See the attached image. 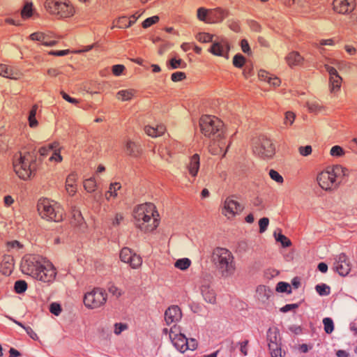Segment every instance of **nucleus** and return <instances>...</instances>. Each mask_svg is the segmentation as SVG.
<instances>
[{"mask_svg":"<svg viewBox=\"0 0 357 357\" xmlns=\"http://www.w3.org/2000/svg\"><path fill=\"white\" fill-rule=\"evenodd\" d=\"M159 214L152 203H145L137 206L133 211L135 224L137 228L144 232H151L159 224Z\"/></svg>","mask_w":357,"mask_h":357,"instance_id":"f257e3e1","label":"nucleus"},{"mask_svg":"<svg viewBox=\"0 0 357 357\" xmlns=\"http://www.w3.org/2000/svg\"><path fill=\"white\" fill-rule=\"evenodd\" d=\"M199 126L202 133L213 141H218L220 149L225 146L222 141L225 138V130L223 122L215 116L204 115L199 119Z\"/></svg>","mask_w":357,"mask_h":357,"instance_id":"f03ea898","label":"nucleus"},{"mask_svg":"<svg viewBox=\"0 0 357 357\" xmlns=\"http://www.w3.org/2000/svg\"><path fill=\"white\" fill-rule=\"evenodd\" d=\"M212 261L222 278H227L234 274L236 271L234 258L228 250L222 248L214 249L212 255Z\"/></svg>","mask_w":357,"mask_h":357,"instance_id":"7ed1b4c3","label":"nucleus"},{"mask_svg":"<svg viewBox=\"0 0 357 357\" xmlns=\"http://www.w3.org/2000/svg\"><path fill=\"white\" fill-rule=\"evenodd\" d=\"M14 170L24 180L30 178L36 169V154L34 152L20 153L17 160L13 162Z\"/></svg>","mask_w":357,"mask_h":357,"instance_id":"20e7f679","label":"nucleus"},{"mask_svg":"<svg viewBox=\"0 0 357 357\" xmlns=\"http://www.w3.org/2000/svg\"><path fill=\"white\" fill-rule=\"evenodd\" d=\"M38 211L43 218L54 222H60L63 218V209L56 202L47 198L39 199Z\"/></svg>","mask_w":357,"mask_h":357,"instance_id":"39448f33","label":"nucleus"},{"mask_svg":"<svg viewBox=\"0 0 357 357\" xmlns=\"http://www.w3.org/2000/svg\"><path fill=\"white\" fill-rule=\"evenodd\" d=\"M45 9L51 14L60 18L69 17L75 13V9L68 0L59 1L56 0H46Z\"/></svg>","mask_w":357,"mask_h":357,"instance_id":"423d86ee","label":"nucleus"},{"mask_svg":"<svg viewBox=\"0 0 357 357\" xmlns=\"http://www.w3.org/2000/svg\"><path fill=\"white\" fill-rule=\"evenodd\" d=\"M44 263H46L45 259L40 255L26 256L21 264L22 271L24 273L36 278V277H38V273Z\"/></svg>","mask_w":357,"mask_h":357,"instance_id":"0eeeda50","label":"nucleus"},{"mask_svg":"<svg viewBox=\"0 0 357 357\" xmlns=\"http://www.w3.org/2000/svg\"><path fill=\"white\" fill-rule=\"evenodd\" d=\"M253 152L261 158H271L275 153V148L270 139L261 136L254 143Z\"/></svg>","mask_w":357,"mask_h":357,"instance_id":"6e6552de","label":"nucleus"},{"mask_svg":"<svg viewBox=\"0 0 357 357\" xmlns=\"http://www.w3.org/2000/svg\"><path fill=\"white\" fill-rule=\"evenodd\" d=\"M107 293L101 288H94L85 294L84 303L88 308L96 309L103 305L107 301Z\"/></svg>","mask_w":357,"mask_h":357,"instance_id":"1a4fd4ad","label":"nucleus"},{"mask_svg":"<svg viewBox=\"0 0 357 357\" xmlns=\"http://www.w3.org/2000/svg\"><path fill=\"white\" fill-rule=\"evenodd\" d=\"M340 172H343V174H345L344 168L339 165L335 166L331 172L326 171L321 172L317 176V178L319 186L325 190H331L334 185L336 176L340 174Z\"/></svg>","mask_w":357,"mask_h":357,"instance_id":"9d476101","label":"nucleus"},{"mask_svg":"<svg viewBox=\"0 0 357 357\" xmlns=\"http://www.w3.org/2000/svg\"><path fill=\"white\" fill-rule=\"evenodd\" d=\"M234 196L228 197L225 202L222 213L225 216L233 217L243 210V206L234 199Z\"/></svg>","mask_w":357,"mask_h":357,"instance_id":"9b49d317","label":"nucleus"},{"mask_svg":"<svg viewBox=\"0 0 357 357\" xmlns=\"http://www.w3.org/2000/svg\"><path fill=\"white\" fill-rule=\"evenodd\" d=\"M38 273V277H36L35 279L44 282H50L55 279L56 271L51 263L46 261L43 264Z\"/></svg>","mask_w":357,"mask_h":357,"instance_id":"f8f14e48","label":"nucleus"},{"mask_svg":"<svg viewBox=\"0 0 357 357\" xmlns=\"http://www.w3.org/2000/svg\"><path fill=\"white\" fill-rule=\"evenodd\" d=\"M333 10L343 15H347L354 11L356 8L355 0H334L333 2Z\"/></svg>","mask_w":357,"mask_h":357,"instance_id":"ddd939ff","label":"nucleus"},{"mask_svg":"<svg viewBox=\"0 0 357 357\" xmlns=\"http://www.w3.org/2000/svg\"><path fill=\"white\" fill-rule=\"evenodd\" d=\"M333 268L341 276H346L349 274L351 270L350 264L344 253H341L335 259Z\"/></svg>","mask_w":357,"mask_h":357,"instance_id":"4468645a","label":"nucleus"},{"mask_svg":"<svg viewBox=\"0 0 357 357\" xmlns=\"http://www.w3.org/2000/svg\"><path fill=\"white\" fill-rule=\"evenodd\" d=\"M169 338L173 343L174 346L181 353L185 351V344L187 342V337L182 333H176V326L171 328L169 331Z\"/></svg>","mask_w":357,"mask_h":357,"instance_id":"2eb2a0df","label":"nucleus"},{"mask_svg":"<svg viewBox=\"0 0 357 357\" xmlns=\"http://www.w3.org/2000/svg\"><path fill=\"white\" fill-rule=\"evenodd\" d=\"M229 51V45L225 39L220 40H213V44L209 49V52L216 56H225L228 58V52Z\"/></svg>","mask_w":357,"mask_h":357,"instance_id":"dca6fc26","label":"nucleus"},{"mask_svg":"<svg viewBox=\"0 0 357 357\" xmlns=\"http://www.w3.org/2000/svg\"><path fill=\"white\" fill-rule=\"evenodd\" d=\"M181 317V310L177 305L168 307L165 312V321L167 325L178 321Z\"/></svg>","mask_w":357,"mask_h":357,"instance_id":"f3484780","label":"nucleus"},{"mask_svg":"<svg viewBox=\"0 0 357 357\" xmlns=\"http://www.w3.org/2000/svg\"><path fill=\"white\" fill-rule=\"evenodd\" d=\"M227 16V11L220 8L210 9L208 24L221 22Z\"/></svg>","mask_w":357,"mask_h":357,"instance_id":"a211bd4d","label":"nucleus"},{"mask_svg":"<svg viewBox=\"0 0 357 357\" xmlns=\"http://www.w3.org/2000/svg\"><path fill=\"white\" fill-rule=\"evenodd\" d=\"M0 75L4 77L17 79L20 77V73L10 66L6 64H0Z\"/></svg>","mask_w":357,"mask_h":357,"instance_id":"6ab92c4d","label":"nucleus"},{"mask_svg":"<svg viewBox=\"0 0 357 357\" xmlns=\"http://www.w3.org/2000/svg\"><path fill=\"white\" fill-rule=\"evenodd\" d=\"M199 165V155L195 153L190 158V162L188 165V172L192 176L195 177L197 175Z\"/></svg>","mask_w":357,"mask_h":357,"instance_id":"aec40b11","label":"nucleus"},{"mask_svg":"<svg viewBox=\"0 0 357 357\" xmlns=\"http://www.w3.org/2000/svg\"><path fill=\"white\" fill-rule=\"evenodd\" d=\"M77 179V175L75 172L70 174L66 178V190L70 195H73L76 192L75 182Z\"/></svg>","mask_w":357,"mask_h":357,"instance_id":"412c9836","label":"nucleus"},{"mask_svg":"<svg viewBox=\"0 0 357 357\" xmlns=\"http://www.w3.org/2000/svg\"><path fill=\"white\" fill-rule=\"evenodd\" d=\"M259 77L260 79L267 82L269 84L278 86L280 84V79L277 77H273L265 70H260L259 72Z\"/></svg>","mask_w":357,"mask_h":357,"instance_id":"4be33fe9","label":"nucleus"},{"mask_svg":"<svg viewBox=\"0 0 357 357\" xmlns=\"http://www.w3.org/2000/svg\"><path fill=\"white\" fill-rule=\"evenodd\" d=\"M165 127L163 125H158L156 128L149 126H145L144 128L146 134L152 137H156L162 135L165 133Z\"/></svg>","mask_w":357,"mask_h":357,"instance_id":"5701e85b","label":"nucleus"},{"mask_svg":"<svg viewBox=\"0 0 357 357\" xmlns=\"http://www.w3.org/2000/svg\"><path fill=\"white\" fill-rule=\"evenodd\" d=\"M257 297L259 301L265 303L271 296V289L264 285H260L257 288Z\"/></svg>","mask_w":357,"mask_h":357,"instance_id":"b1692460","label":"nucleus"},{"mask_svg":"<svg viewBox=\"0 0 357 357\" xmlns=\"http://www.w3.org/2000/svg\"><path fill=\"white\" fill-rule=\"evenodd\" d=\"M126 149L127 153L132 157H138L142 153L140 145L131 141L127 142Z\"/></svg>","mask_w":357,"mask_h":357,"instance_id":"393cba45","label":"nucleus"},{"mask_svg":"<svg viewBox=\"0 0 357 357\" xmlns=\"http://www.w3.org/2000/svg\"><path fill=\"white\" fill-rule=\"evenodd\" d=\"M288 65L291 67L300 65L302 63L303 57L297 52H290L286 57Z\"/></svg>","mask_w":357,"mask_h":357,"instance_id":"a878e982","label":"nucleus"},{"mask_svg":"<svg viewBox=\"0 0 357 357\" xmlns=\"http://www.w3.org/2000/svg\"><path fill=\"white\" fill-rule=\"evenodd\" d=\"M201 293L206 302L209 303H214L215 302V293L211 287L206 288V286H204V288L201 290Z\"/></svg>","mask_w":357,"mask_h":357,"instance_id":"bb28decb","label":"nucleus"},{"mask_svg":"<svg viewBox=\"0 0 357 357\" xmlns=\"http://www.w3.org/2000/svg\"><path fill=\"white\" fill-rule=\"evenodd\" d=\"M14 264V259L10 255H5L3 257L1 264L5 266V268L6 269L3 271L4 274H10L11 273V270L13 268Z\"/></svg>","mask_w":357,"mask_h":357,"instance_id":"cd10ccee","label":"nucleus"},{"mask_svg":"<svg viewBox=\"0 0 357 357\" xmlns=\"http://www.w3.org/2000/svg\"><path fill=\"white\" fill-rule=\"evenodd\" d=\"M342 81V79L340 75L329 77L331 91L332 93H335L340 90L341 87Z\"/></svg>","mask_w":357,"mask_h":357,"instance_id":"c85d7f7f","label":"nucleus"},{"mask_svg":"<svg viewBox=\"0 0 357 357\" xmlns=\"http://www.w3.org/2000/svg\"><path fill=\"white\" fill-rule=\"evenodd\" d=\"M135 94V91L132 89L121 90L116 93V98L122 101H127L132 99Z\"/></svg>","mask_w":357,"mask_h":357,"instance_id":"c756f323","label":"nucleus"},{"mask_svg":"<svg viewBox=\"0 0 357 357\" xmlns=\"http://www.w3.org/2000/svg\"><path fill=\"white\" fill-rule=\"evenodd\" d=\"M50 151H54V154L50 158V160H55L56 162H61L62 160V156L59 153V143L54 142L48 146Z\"/></svg>","mask_w":357,"mask_h":357,"instance_id":"7c9ffc66","label":"nucleus"},{"mask_svg":"<svg viewBox=\"0 0 357 357\" xmlns=\"http://www.w3.org/2000/svg\"><path fill=\"white\" fill-rule=\"evenodd\" d=\"M210 9L200 7L197 10V17L199 20L208 23Z\"/></svg>","mask_w":357,"mask_h":357,"instance_id":"2f4dec72","label":"nucleus"},{"mask_svg":"<svg viewBox=\"0 0 357 357\" xmlns=\"http://www.w3.org/2000/svg\"><path fill=\"white\" fill-rule=\"evenodd\" d=\"M134 24V21H129L126 17H121L116 20L115 26L119 29H125L131 26ZM114 27L112 26V29Z\"/></svg>","mask_w":357,"mask_h":357,"instance_id":"473e14b6","label":"nucleus"},{"mask_svg":"<svg viewBox=\"0 0 357 357\" xmlns=\"http://www.w3.org/2000/svg\"><path fill=\"white\" fill-rule=\"evenodd\" d=\"M37 109H38V105H34L29 112V126L31 128H35L38 126V121L36 119Z\"/></svg>","mask_w":357,"mask_h":357,"instance_id":"72a5a7b5","label":"nucleus"},{"mask_svg":"<svg viewBox=\"0 0 357 357\" xmlns=\"http://www.w3.org/2000/svg\"><path fill=\"white\" fill-rule=\"evenodd\" d=\"M6 248L8 252L13 253L14 251H17L23 248V245L17 241H8L6 243Z\"/></svg>","mask_w":357,"mask_h":357,"instance_id":"f704fd0d","label":"nucleus"},{"mask_svg":"<svg viewBox=\"0 0 357 357\" xmlns=\"http://www.w3.org/2000/svg\"><path fill=\"white\" fill-rule=\"evenodd\" d=\"M133 253L132 250L128 248H123L120 252V259L125 263L129 262L132 256Z\"/></svg>","mask_w":357,"mask_h":357,"instance_id":"c9c22d12","label":"nucleus"},{"mask_svg":"<svg viewBox=\"0 0 357 357\" xmlns=\"http://www.w3.org/2000/svg\"><path fill=\"white\" fill-rule=\"evenodd\" d=\"M96 182L93 178L86 179L84 181V188L88 192H93L96 189Z\"/></svg>","mask_w":357,"mask_h":357,"instance_id":"e433bc0d","label":"nucleus"},{"mask_svg":"<svg viewBox=\"0 0 357 357\" xmlns=\"http://www.w3.org/2000/svg\"><path fill=\"white\" fill-rule=\"evenodd\" d=\"M121 188V185L119 183H111L109 185V190L107 191L105 193L106 199L109 200V197H107L108 194H109V196H113L114 197H116L117 196L116 191L118 190H120Z\"/></svg>","mask_w":357,"mask_h":357,"instance_id":"4c0bfd02","label":"nucleus"},{"mask_svg":"<svg viewBox=\"0 0 357 357\" xmlns=\"http://www.w3.org/2000/svg\"><path fill=\"white\" fill-rule=\"evenodd\" d=\"M190 264H191V261L189 259L183 258V259H178L175 262L174 266L177 268L184 271V270H186L187 268H188V267L190 266Z\"/></svg>","mask_w":357,"mask_h":357,"instance_id":"58836bf2","label":"nucleus"},{"mask_svg":"<svg viewBox=\"0 0 357 357\" xmlns=\"http://www.w3.org/2000/svg\"><path fill=\"white\" fill-rule=\"evenodd\" d=\"M213 35L208 33H199L196 36V39L201 43H213Z\"/></svg>","mask_w":357,"mask_h":357,"instance_id":"ea45409f","label":"nucleus"},{"mask_svg":"<svg viewBox=\"0 0 357 357\" xmlns=\"http://www.w3.org/2000/svg\"><path fill=\"white\" fill-rule=\"evenodd\" d=\"M212 280H213V276L211 274L204 273L202 275V278L201 280L200 289L202 290L204 288V286H206V288L211 287Z\"/></svg>","mask_w":357,"mask_h":357,"instance_id":"a19ab883","label":"nucleus"},{"mask_svg":"<svg viewBox=\"0 0 357 357\" xmlns=\"http://www.w3.org/2000/svg\"><path fill=\"white\" fill-rule=\"evenodd\" d=\"M274 236L278 242H280L284 248L289 247L291 245L290 240L282 234L277 235L276 232H274Z\"/></svg>","mask_w":357,"mask_h":357,"instance_id":"79ce46f5","label":"nucleus"},{"mask_svg":"<svg viewBox=\"0 0 357 357\" xmlns=\"http://www.w3.org/2000/svg\"><path fill=\"white\" fill-rule=\"evenodd\" d=\"M14 289L16 293L22 294L27 289V284L24 280H17L15 282Z\"/></svg>","mask_w":357,"mask_h":357,"instance_id":"37998d69","label":"nucleus"},{"mask_svg":"<svg viewBox=\"0 0 357 357\" xmlns=\"http://www.w3.org/2000/svg\"><path fill=\"white\" fill-rule=\"evenodd\" d=\"M169 64L172 69H176L178 68H184L186 66V63L181 59H176L173 58L169 61Z\"/></svg>","mask_w":357,"mask_h":357,"instance_id":"c03bdc74","label":"nucleus"},{"mask_svg":"<svg viewBox=\"0 0 357 357\" xmlns=\"http://www.w3.org/2000/svg\"><path fill=\"white\" fill-rule=\"evenodd\" d=\"M324 331L326 333L331 334L334 330V324L332 319L326 317L323 319Z\"/></svg>","mask_w":357,"mask_h":357,"instance_id":"a18cd8bd","label":"nucleus"},{"mask_svg":"<svg viewBox=\"0 0 357 357\" xmlns=\"http://www.w3.org/2000/svg\"><path fill=\"white\" fill-rule=\"evenodd\" d=\"M276 291L278 292H287V294L291 293V286L284 282H280L276 287Z\"/></svg>","mask_w":357,"mask_h":357,"instance_id":"49530a36","label":"nucleus"},{"mask_svg":"<svg viewBox=\"0 0 357 357\" xmlns=\"http://www.w3.org/2000/svg\"><path fill=\"white\" fill-rule=\"evenodd\" d=\"M315 289L320 296H328L330 294V287L325 284H317L315 287Z\"/></svg>","mask_w":357,"mask_h":357,"instance_id":"de8ad7c7","label":"nucleus"},{"mask_svg":"<svg viewBox=\"0 0 357 357\" xmlns=\"http://www.w3.org/2000/svg\"><path fill=\"white\" fill-rule=\"evenodd\" d=\"M32 3L26 2L22 10V16L24 18H29L32 15Z\"/></svg>","mask_w":357,"mask_h":357,"instance_id":"09e8293b","label":"nucleus"},{"mask_svg":"<svg viewBox=\"0 0 357 357\" xmlns=\"http://www.w3.org/2000/svg\"><path fill=\"white\" fill-rule=\"evenodd\" d=\"M268 340L270 342L268 344L269 349H271V347H277V344L275 341L277 340L276 333L275 331H273L271 328L268 329L267 333Z\"/></svg>","mask_w":357,"mask_h":357,"instance_id":"8fccbe9b","label":"nucleus"},{"mask_svg":"<svg viewBox=\"0 0 357 357\" xmlns=\"http://www.w3.org/2000/svg\"><path fill=\"white\" fill-rule=\"evenodd\" d=\"M29 37L31 40L41 42L43 45L46 43L47 36L43 33L35 32L31 33Z\"/></svg>","mask_w":357,"mask_h":357,"instance_id":"3c124183","label":"nucleus"},{"mask_svg":"<svg viewBox=\"0 0 357 357\" xmlns=\"http://www.w3.org/2000/svg\"><path fill=\"white\" fill-rule=\"evenodd\" d=\"M245 61V57L240 54H236L233 58V64L236 68H242Z\"/></svg>","mask_w":357,"mask_h":357,"instance_id":"603ef678","label":"nucleus"},{"mask_svg":"<svg viewBox=\"0 0 357 357\" xmlns=\"http://www.w3.org/2000/svg\"><path fill=\"white\" fill-rule=\"evenodd\" d=\"M128 264H130L132 268H136L142 264V259L139 255H136L135 253H133L130 259V261H129Z\"/></svg>","mask_w":357,"mask_h":357,"instance_id":"864d4df0","label":"nucleus"},{"mask_svg":"<svg viewBox=\"0 0 357 357\" xmlns=\"http://www.w3.org/2000/svg\"><path fill=\"white\" fill-rule=\"evenodd\" d=\"M308 110L310 112H320L322 107L319 105L317 101H311L307 102Z\"/></svg>","mask_w":357,"mask_h":357,"instance_id":"5fc2aeb1","label":"nucleus"},{"mask_svg":"<svg viewBox=\"0 0 357 357\" xmlns=\"http://www.w3.org/2000/svg\"><path fill=\"white\" fill-rule=\"evenodd\" d=\"M159 21V17L157 15L148 17L142 22V27L144 29L149 28L151 25L157 23Z\"/></svg>","mask_w":357,"mask_h":357,"instance_id":"6e6d98bb","label":"nucleus"},{"mask_svg":"<svg viewBox=\"0 0 357 357\" xmlns=\"http://www.w3.org/2000/svg\"><path fill=\"white\" fill-rule=\"evenodd\" d=\"M269 176L271 179L274 180L278 183H282L284 180L282 176L275 170L271 169L269 172Z\"/></svg>","mask_w":357,"mask_h":357,"instance_id":"4d7b16f0","label":"nucleus"},{"mask_svg":"<svg viewBox=\"0 0 357 357\" xmlns=\"http://www.w3.org/2000/svg\"><path fill=\"white\" fill-rule=\"evenodd\" d=\"M334 42L333 39H327V40H321L319 44H316L315 47L319 49V52L321 54H324L325 49L324 47H321L320 46L324 45H333Z\"/></svg>","mask_w":357,"mask_h":357,"instance_id":"13d9d810","label":"nucleus"},{"mask_svg":"<svg viewBox=\"0 0 357 357\" xmlns=\"http://www.w3.org/2000/svg\"><path fill=\"white\" fill-rule=\"evenodd\" d=\"M330 153L333 156H337V157L342 156L344 154V151L343 149L341 146H337V145L333 146L331 149Z\"/></svg>","mask_w":357,"mask_h":357,"instance_id":"bf43d9fd","label":"nucleus"},{"mask_svg":"<svg viewBox=\"0 0 357 357\" xmlns=\"http://www.w3.org/2000/svg\"><path fill=\"white\" fill-rule=\"evenodd\" d=\"M269 224V220L268 218H262L259 221V232L264 233L266 229Z\"/></svg>","mask_w":357,"mask_h":357,"instance_id":"052dcab7","label":"nucleus"},{"mask_svg":"<svg viewBox=\"0 0 357 357\" xmlns=\"http://www.w3.org/2000/svg\"><path fill=\"white\" fill-rule=\"evenodd\" d=\"M61 307L59 303H52L50 306V311L56 316H59L61 312Z\"/></svg>","mask_w":357,"mask_h":357,"instance_id":"680f3d73","label":"nucleus"},{"mask_svg":"<svg viewBox=\"0 0 357 357\" xmlns=\"http://www.w3.org/2000/svg\"><path fill=\"white\" fill-rule=\"evenodd\" d=\"M197 347V342L196 340L193 339V338H191V339H188L187 338V342L185 344V351L188 350V349H190V350H195Z\"/></svg>","mask_w":357,"mask_h":357,"instance_id":"e2e57ef3","label":"nucleus"},{"mask_svg":"<svg viewBox=\"0 0 357 357\" xmlns=\"http://www.w3.org/2000/svg\"><path fill=\"white\" fill-rule=\"evenodd\" d=\"M249 341L248 340H245L243 342H238V344L239 345V349L242 355L247 356L248 355V345Z\"/></svg>","mask_w":357,"mask_h":357,"instance_id":"0e129e2a","label":"nucleus"},{"mask_svg":"<svg viewBox=\"0 0 357 357\" xmlns=\"http://www.w3.org/2000/svg\"><path fill=\"white\" fill-rule=\"evenodd\" d=\"M185 74L183 72H176L174 73L172 76L171 79L173 82H178L184 79L185 78Z\"/></svg>","mask_w":357,"mask_h":357,"instance_id":"69168bd1","label":"nucleus"},{"mask_svg":"<svg viewBox=\"0 0 357 357\" xmlns=\"http://www.w3.org/2000/svg\"><path fill=\"white\" fill-rule=\"evenodd\" d=\"M294 119H295L294 114L291 112H287L285 114V118H284V123L286 125H288V124L291 125L294 121Z\"/></svg>","mask_w":357,"mask_h":357,"instance_id":"338daca9","label":"nucleus"},{"mask_svg":"<svg viewBox=\"0 0 357 357\" xmlns=\"http://www.w3.org/2000/svg\"><path fill=\"white\" fill-rule=\"evenodd\" d=\"M108 291L110 294L116 296L117 298H119V296H121L122 295V292H121V289H119L117 287H116L113 284L111 285L108 288Z\"/></svg>","mask_w":357,"mask_h":357,"instance_id":"774afa93","label":"nucleus"}]
</instances>
